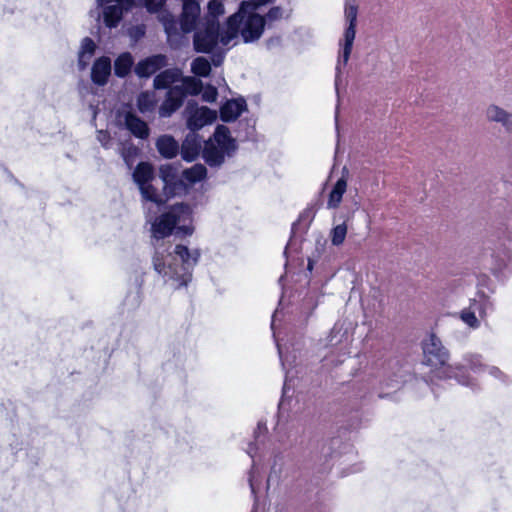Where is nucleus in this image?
Masks as SVG:
<instances>
[{
    "instance_id": "34",
    "label": "nucleus",
    "mask_w": 512,
    "mask_h": 512,
    "mask_svg": "<svg viewBox=\"0 0 512 512\" xmlns=\"http://www.w3.org/2000/svg\"><path fill=\"white\" fill-rule=\"evenodd\" d=\"M284 9L280 6L271 7L266 14L261 15L263 20L264 29H271L275 26V23L283 19L284 17Z\"/></svg>"
},
{
    "instance_id": "39",
    "label": "nucleus",
    "mask_w": 512,
    "mask_h": 512,
    "mask_svg": "<svg viewBox=\"0 0 512 512\" xmlns=\"http://www.w3.org/2000/svg\"><path fill=\"white\" fill-rule=\"evenodd\" d=\"M477 313L472 310L470 305L463 309L460 313L461 320L470 328L476 329L480 326V321L477 318Z\"/></svg>"
},
{
    "instance_id": "15",
    "label": "nucleus",
    "mask_w": 512,
    "mask_h": 512,
    "mask_svg": "<svg viewBox=\"0 0 512 512\" xmlns=\"http://www.w3.org/2000/svg\"><path fill=\"white\" fill-rule=\"evenodd\" d=\"M167 65V58L163 54H156L140 60L134 67L139 78H149Z\"/></svg>"
},
{
    "instance_id": "25",
    "label": "nucleus",
    "mask_w": 512,
    "mask_h": 512,
    "mask_svg": "<svg viewBox=\"0 0 512 512\" xmlns=\"http://www.w3.org/2000/svg\"><path fill=\"white\" fill-rule=\"evenodd\" d=\"M487 119L501 124L507 132L512 131V114L497 105H490L486 110Z\"/></svg>"
},
{
    "instance_id": "53",
    "label": "nucleus",
    "mask_w": 512,
    "mask_h": 512,
    "mask_svg": "<svg viewBox=\"0 0 512 512\" xmlns=\"http://www.w3.org/2000/svg\"><path fill=\"white\" fill-rule=\"evenodd\" d=\"M277 311L273 314V317H272V323H271V328L274 329V325H275V320H276V317H277Z\"/></svg>"
},
{
    "instance_id": "29",
    "label": "nucleus",
    "mask_w": 512,
    "mask_h": 512,
    "mask_svg": "<svg viewBox=\"0 0 512 512\" xmlns=\"http://www.w3.org/2000/svg\"><path fill=\"white\" fill-rule=\"evenodd\" d=\"M156 104L157 100L154 92L143 91L137 96L136 106L139 112L143 115L154 112Z\"/></svg>"
},
{
    "instance_id": "3",
    "label": "nucleus",
    "mask_w": 512,
    "mask_h": 512,
    "mask_svg": "<svg viewBox=\"0 0 512 512\" xmlns=\"http://www.w3.org/2000/svg\"><path fill=\"white\" fill-rule=\"evenodd\" d=\"M237 150L238 143L230 129L218 124L213 134L203 143L202 159L211 169L219 170L227 160L235 156Z\"/></svg>"
},
{
    "instance_id": "40",
    "label": "nucleus",
    "mask_w": 512,
    "mask_h": 512,
    "mask_svg": "<svg viewBox=\"0 0 512 512\" xmlns=\"http://www.w3.org/2000/svg\"><path fill=\"white\" fill-rule=\"evenodd\" d=\"M347 234V226L345 223H341L339 225H336L331 230V242L335 246L341 245L346 237Z\"/></svg>"
},
{
    "instance_id": "20",
    "label": "nucleus",
    "mask_w": 512,
    "mask_h": 512,
    "mask_svg": "<svg viewBox=\"0 0 512 512\" xmlns=\"http://www.w3.org/2000/svg\"><path fill=\"white\" fill-rule=\"evenodd\" d=\"M97 45L90 37H84L77 52V67L79 71H85L93 56L95 55Z\"/></svg>"
},
{
    "instance_id": "28",
    "label": "nucleus",
    "mask_w": 512,
    "mask_h": 512,
    "mask_svg": "<svg viewBox=\"0 0 512 512\" xmlns=\"http://www.w3.org/2000/svg\"><path fill=\"white\" fill-rule=\"evenodd\" d=\"M134 66V58L130 52H123L114 61V74L118 78L128 76Z\"/></svg>"
},
{
    "instance_id": "21",
    "label": "nucleus",
    "mask_w": 512,
    "mask_h": 512,
    "mask_svg": "<svg viewBox=\"0 0 512 512\" xmlns=\"http://www.w3.org/2000/svg\"><path fill=\"white\" fill-rule=\"evenodd\" d=\"M469 305L480 318H485L495 309L494 300L483 291H478L475 297L470 300Z\"/></svg>"
},
{
    "instance_id": "52",
    "label": "nucleus",
    "mask_w": 512,
    "mask_h": 512,
    "mask_svg": "<svg viewBox=\"0 0 512 512\" xmlns=\"http://www.w3.org/2000/svg\"><path fill=\"white\" fill-rule=\"evenodd\" d=\"M360 471V467H353L350 471L343 473L344 475H347L349 473H355Z\"/></svg>"
},
{
    "instance_id": "12",
    "label": "nucleus",
    "mask_w": 512,
    "mask_h": 512,
    "mask_svg": "<svg viewBox=\"0 0 512 512\" xmlns=\"http://www.w3.org/2000/svg\"><path fill=\"white\" fill-rule=\"evenodd\" d=\"M182 12L180 15L181 29L184 33H190L195 28L200 17L199 0H181Z\"/></svg>"
},
{
    "instance_id": "36",
    "label": "nucleus",
    "mask_w": 512,
    "mask_h": 512,
    "mask_svg": "<svg viewBox=\"0 0 512 512\" xmlns=\"http://www.w3.org/2000/svg\"><path fill=\"white\" fill-rule=\"evenodd\" d=\"M163 26L169 41L173 38H177L180 35L179 29L182 30L180 20L177 21L172 16H167L163 19ZM181 32L185 34L183 31Z\"/></svg>"
},
{
    "instance_id": "32",
    "label": "nucleus",
    "mask_w": 512,
    "mask_h": 512,
    "mask_svg": "<svg viewBox=\"0 0 512 512\" xmlns=\"http://www.w3.org/2000/svg\"><path fill=\"white\" fill-rule=\"evenodd\" d=\"M347 188L346 180L341 177L334 184L327 202V207L329 209L337 208L342 200L343 194L345 193Z\"/></svg>"
},
{
    "instance_id": "50",
    "label": "nucleus",
    "mask_w": 512,
    "mask_h": 512,
    "mask_svg": "<svg viewBox=\"0 0 512 512\" xmlns=\"http://www.w3.org/2000/svg\"><path fill=\"white\" fill-rule=\"evenodd\" d=\"M224 60V53H214L212 55V63L214 66H220L223 63Z\"/></svg>"
},
{
    "instance_id": "10",
    "label": "nucleus",
    "mask_w": 512,
    "mask_h": 512,
    "mask_svg": "<svg viewBox=\"0 0 512 512\" xmlns=\"http://www.w3.org/2000/svg\"><path fill=\"white\" fill-rule=\"evenodd\" d=\"M159 177L163 182V196L166 201L187 192L183 175H180L178 168L173 165H162L159 169Z\"/></svg>"
},
{
    "instance_id": "56",
    "label": "nucleus",
    "mask_w": 512,
    "mask_h": 512,
    "mask_svg": "<svg viewBox=\"0 0 512 512\" xmlns=\"http://www.w3.org/2000/svg\"><path fill=\"white\" fill-rule=\"evenodd\" d=\"M249 481H250V487L252 489V492H254V485H253V482H252V478H250Z\"/></svg>"
},
{
    "instance_id": "17",
    "label": "nucleus",
    "mask_w": 512,
    "mask_h": 512,
    "mask_svg": "<svg viewBox=\"0 0 512 512\" xmlns=\"http://www.w3.org/2000/svg\"><path fill=\"white\" fill-rule=\"evenodd\" d=\"M490 269L494 274H499L512 264V248L500 244L490 253Z\"/></svg>"
},
{
    "instance_id": "14",
    "label": "nucleus",
    "mask_w": 512,
    "mask_h": 512,
    "mask_svg": "<svg viewBox=\"0 0 512 512\" xmlns=\"http://www.w3.org/2000/svg\"><path fill=\"white\" fill-rule=\"evenodd\" d=\"M112 72V61L108 56L96 58L91 66L90 78L93 84L99 87L105 86Z\"/></svg>"
},
{
    "instance_id": "13",
    "label": "nucleus",
    "mask_w": 512,
    "mask_h": 512,
    "mask_svg": "<svg viewBox=\"0 0 512 512\" xmlns=\"http://www.w3.org/2000/svg\"><path fill=\"white\" fill-rule=\"evenodd\" d=\"M184 94L178 87L171 86L165 96V99L158 108L160 118L171 117L184 103Z\"/></svg>"
},
{
    "instance_id": "19",
    "label": "nucleus",
    "mask_w": 512,
    "mask_h": 512,
    "mask_svg": "<svg viewBox=\"0 0 512 512\" xmlns=\"http://www.w3.org/2000/svg\"><path fill=\"white\" fill-rule=\"evenodd\" d=\"M247 109L246 101L243 98L227 100L220 107V119L223 122L235 121Z\"/></svg>"
},
{
    "instance_id": "26",
    "label": "nucleus",
    "mask_w": 512,
    "mask_h": 512,
    "mask_svg": "<svg viewBox=\"0 0 512 512\" xmlns=\"http://www.w3.org/2000/svg\"><path fill=\"white\" fill-rule=\"evenodd\" d=\"M156 148L159 154L166 158L172 159L179 153V144L171 135H162L156 141Z\"/></svg>"
},
{
    "instance_id": "51",
    "label": "nucleus",
    "mask_w": 512,
    "mask_h": 512,
    "mask_svg": "<svg viewBox=\"0 0 512 512\" xmlns=\"http://www.w3.org/2000/svg\"><path fill=\"white\" fill-rule=\"evenodd\" d=\"M295 350H296L295 348H292V351H288V350H287L285 354L283 353V357H285L286 355H288V356H290V360H293V358H295V359H296V355L292 354V352H293V351H295ZM296 365H297V363H296V361H295V362L292 364V368H293L294 366H296Z\"/></svg>"
},
{
    "instance_id": "8",
    "label": "nucleus",
    "mask_w": 512,
    "mask_h": 512,
    "mask_svg": "<svg viewBox=\"0 0 512 512\" xmlns=\"http://www.w3.org/2000/svg\"><path fill=\"white\" fill-rule=\"evenodd\" d=\"M345 18L348 23L343 35V43H340L341 50L336 66L338 73L341 72L343 66H346L353 47V43L356 35V23H357V7L355 5H346Z\"/></svg>"
},
{
    "instance_id": "9",
    "label": "nucleus",
    "mask_w": 512,
    "mask_h": 512,
    "mask_svg": "<svg viewBox=\"0 0 512 512\" xmlns=\"http://www.w3.org/2000/svg\"><path fill=\"white\" fill-rule=\"evenodd\" d=\"M183 117L186 120L187 128L197 132L211 124L217 118V113L206 106H199L194 100H189L184 108Z\"/></svg>"
},
{
    "instance_id": "42",
    "label": "nucleus",
    "mask_w": 512,
    "mask_h": 512,
    "mask_svg": "<svg viewBox=\"0 0 512 512\" xmlns=\"http://www.w3.org/2000/svg\"><path fill=\"white\" fill-rule=\"evenodd\" d=\"M141 303V293L140 290H136L127 294L125 298V305L129 309L137 308Z\"/></svg>"
},
{
    "instance_id": "16",
    "label": "nucleus",
    "mask_w": 512,
    "mask_h": 512,
    "mask_svg": "<svg viewBox=\"0 0 512 512\" xmlns=\"http://www.w3.org/2000/svg\"><path fill=\"white\" fill-rule=\"evenodd\" d=\"M203 143L204 141L197 132L190 131L179 149L182 159L187 162H192L200 154L202 155Z\"/></svg>"
},
{
    "instance_id": "11",
    "label": "nucleus",
    "mask_w": 512,
    "mask_h": 512,
    "mask_svg": "<svg viewBox=\"0 0 512 512\" xmlns=\"http://www.w3.org/2000/svg\"><path fill=\"white\" fill-rule=\"evenodd\" d=\"M407 372V370L399 366L398 361L389 362L381 382L379 398L389 397L393 392L399 390L407 381Z\"/></svg>"
},
{
    "instance_id": "46",
    "label": "nucleus",
    "mask_w": 512,
    "mask_h": 512,
    "mask_svg": "<svg viewBox=\"0 0 512 512\" xmlns=\"http://www.w3.org/2000/svg\"><path fill=\"white\" fill-rule=\"evenodd\" d=\"M267 431L266 424L263 422H259L257 426V430L255 432V448L258 449V446L261 442V436L264 435Z\"/></svg>"
},
{
    "instance_id": "4",
    "label": "nucleus",
    "mask_w": 512,
    "mask_h": 512,
    "mask_svg": "<svg viewBox=\"0 0 512 512\" xmlns=\"http://www.w3.org/2000/svg\"><path fill=\"white\" fill-rule=\"evenodd\" d=\"M167 0H96L98 17L103 16L104 24L109 28H115L122 20L123 14L129 11L136 2L142 4L150 13L158 12L166 4Z\"/></svg>"
},
{
    "instance_id": "31",
    "label": "nucleus",
    "mask_w": 512,
    "mask_h": 512,
    "mask_svg": "<svg viewBox=\"0 0 512 512\" xmlns=\"http://www.w3.org/2000/svg\"><path fill=\"white\" fill-rule=\"evenodd\" d=\"M180 80L182 83L180 85H173V87H178L182 90L184 99L188 95H198L201 93L203 87L201 80L191 76H181Z\"/></svg>"
},
{
    "instance_id": "37",
    "label": "nucleus",
    "mask_w": 512,
    "mask_h": 512,
    "mask_svg": "<svg viewBox=\"0 0 512 512\" xmlns=\"http://www.w3.org/2000/svg\"><path fill=\"white\" fill-rule=\"evenodd\" d=\"M208 13L203 21H219L218 17L225 13L222 0H210L207 5Z\"/></svg>"
},
{
    "instance_id": "43",
    "label": "nucleus",
    "mask_w": 512,
    "mask_h": 512,
    "mask_svg": "<svg viewBox=\"0 0 512 512\" xmlns=\"http://www.w3.org/2000/svg\"><path fill=\"white\" fill-rule=\"evenodd\" d=\"M340 332L341 329L338 328L337 325H335L331 330L327 345L334 346L338 344L341 341V338L343 337V334H340Z\"/></svg>"
},
{
    "instance_id": "2",
    "label": "nucleus",
    "mask_w": 512,
    "mask_h": 512,
    "mask_svg": "<svg viewBox=\"0 0 512 512\" xmlns=\"http://www.w3.org/2000/svg\"><path fill=\"white\" fill-rule=\"evenodd\" d=\"M249 7V2L242 1L238 10L226 19L225 42L240 38L243 43L248 44L262 37L265 29L261 14L249 10Z\"/></svg>"
},
{
    "instance_id": "49",
    "label": "nucleus",
    "mask_w": 512,
    "mask_h": 512,
    "mask_svg": "<svg viewBox=\"0 0 512 512\" xmlns=\"http://www.w3.org/2000/svg\"><path fill=\"white\" fill-rule=\"evenodd\" d=\"M314 216H315V210L312 207H309L301 213L299 220H308L310 222V221H312Z\"/></svg>"
},
{
    "instance_id": "44",
    "label": "nucleus",
    "mask_w": 512,
    "mask_h": 512,
    "mask_svg": "<svg viewBox=\"0 0 512 512\" xmlns=\"http://www.w3.org/2000/svg\"><path fill=\"white\" fill-rule=\"evenodd\" d=\"M218 96L217 89L213 86H208L202 93V99L205 102H214Z\"/></svg>"
},
{
    "instance_id": "48",
    "label": "nucleus",
    "mask_w": 512,
    "mask_h": 512,
    "mask_svg": "<svg viewBox=\"0 0 512 512\" xmlns=\"http://www.w3.org/2000/svg\"><path fill=\"white\" fill-rule=\"evenodd\" d=\"M274 1L275 0H250L248 1L250 4L249 10L257 12L261 6L273 3Z\"/></svg>"
},
{
    "instance_id": "24",
    "label": "nucleus",
    "mask_w": 512,
    "mask_h": 512,
    "mask_svg": "<svg viewBox=\"0 0 512 512\" xmlns=\"http://www.w3.org/2000/svg\"><path fill=\"white\" fill-rule=\"evenodd\" d=\"M182 72L178 68H169L157 74L153 80V87L157 90L169 89L170 86L180 80Z\"/></svg>"
},
{
    "instance_id": "33",
    "label": "nucleus",
    "mask_w": 512,
    "mask_h": 512,
    "mask_svg": "<svg viewBox=\"0 0 512 512\" xmlns=\"http://www.w3.org/2000/svg\"><path fill=\"white\" fill-rule=\"evenodd\" d=\"M182 175L186 181L194 184L207 177V167L204 164L197 163L192 167L183 170Z\"/></svg>"
},
{
    "instance_id": "27",
    "label": "nucleus",
    "mask_w": 512,
    "mask_h": 512,
    "mask_svg": "<svg viewBox=\"0 0 512 512\" xmlns=\"http://www.w3.org/2000/svg\"><path fill=\"white\" fill-rule=\"evenodd\" d=\"M284 476V455L281 452L273 455L270 472L267 478L268 487L271 485L277 486Z\"/></svg>"
},
{
    "instance_id": "5",
    "label": "nucleus",
    "mask_w": 512,
    "mask_h": 512,
    "mask_svg": "<svg viewBox=\"0 0 512 512\" xmlns=\"http://www.w3.org/2000/svg\"><path fill=\"white\" fill-rule=\"evenodd\" d=\"M487 364L483 362L480 354L467 353L463 355L460 362H455L441 371L444 380H455L458 384L470 388L477 386L475 378L468 373L481 374L485 371Z\"/></svg>"
},
{
    "instance_id": "38",
    "label": "nucleus",
    "mask_w": 512,
    "mask_h": 512,
    "mask_svg": "<svg viewBox=\"0 0 512 512\" xmlns=\"http://www.w3.org/2000/svg\"><path fill=\"white\" fill-rule=\"evenodd\" d=\"M120 154L127 167L132 168L139 154V149L132 143L124 144L120 150Z\"/></svg>"
},
{
    "instance_id": "6",
    "label": "nucleus",
    "mask_w": 512,
    "mask_h": 512,
    "mask_svg": "<svg viewBox=\"0 0 512 512\" xmlns=\"http://www.w3.org/2000/svg\"><path fill=\"white\" fill-rule=\"evenodd\" d=\"M193 32V30L191 31ZM225 27L221 31L219 21H203L198 26L195 24L193 35V47L198 53H212L218 45L225 47L232 41H224Z\"/></svg>"
},
{
    "instance_id": "30",
    "label": "nucleus",
    "mask_w": 512,
    "mask_h": 512,
    "mask_svg": "<svg viewBox=\"0 0 512 512\" xmlns=\"http://www.w3.org/2000/svg\"><path fill=\"white\" fill-rule=\"evenodd\" d=\"M278 353L281 360V364L283 369L285 370V381L283 385V395L282 397H289V390L291 389V381L293 378L292 374V364L295 362V358L293 360H290V356L286 355L283 357V349L282 347L277 343Z\"/></svg>"
},
{
    "instance_id": "58",
    "label": "nucleus",
    "mask_w": 512,
    "mask_h": 512,
    "mask_svg": "<svg viewBox=\"0 0 512 512\" xmlns=\"http://www.w3.org/2000/svg\"><path fill=\"white\" fill-rule=\"evenodd\" d=\"M308 269H312V263H311V261H309V263H308Z\"/></svg>"
},
{
    "instance_id": "55",
    "label": "nucleus",
    "mask_w": 512,
    "mask_h": 512,
    "mask_svg": "<svg viewBox=\"0 0 512 512\" xmlns=\"http://www.w3.org/2000/svg\"><path fill=\"white\" fill-rule=\"evenodd\" d=\"M338 443H339V440H337V439H333V440L331 441V445H332V446H336V445H338Z\"/></svg>"
},
{
    "instance_id": "1",
    "label": "nucleus",
    "mask_w": 512,
    "mask_h": 512,
    "mask_svg": "<svg viewBox=\"0 0 512 512\" xmlns=\"http://www.w3.org/2000/svg\"><path fill=\"white\" fill-rule=\"evenodd\" d=\"M191 222L192 209L185 203L172 205L152 222L151 232L155 240L152 266L163 284L172 290L186 288L191 282L193 270L200 259V252L182 244L165 245L162 241L170 236L174 229L176 235H192Z\"/></svg>"
},
{
    "instance_id": "22",
    "label": "nucleus",
    "mask_w": 512,
    "mask_h": 512,
    "mask_svg": "<svg viewBox=\"0 0 512 512\" xmlns=\"http://www.w3.org/2000/svg\"><path fill=\"white\" fill-rule=\"evenodd\" d=\"M143 208L150 211L147 206L148 203L155 204L159 209L164 206L166 199L161 195L157 188L152 185V182L144 186L138 187Z\"/></svg>"
},
{
    "instance_id": "47",
    "label": "nucleus",
    "mask_w": 512,
    "mask_h": 512,
    "mask_svg": "<svg viewBox=\"0 0 512 512\" xmlns=\"http://www.w3.org/2000/svg\"><path fill=\"white\" fill-rule=\"evenodd\" d=\"M97 140L101 143V145L105 148H109L110 135L107 131L99 130L97 132Z\"/></svg>"
},
{
    "instance_id": "54",
    "label": "nucleus",
    "mask_w": 512,
    "mask_h": 512,
    "mask_svg": "<svg viewBox=\"0 0 512 512\" xmlns=\"http://www.w3.org/2000/svg\"><path fill=\"white\" fill-rule=\"evenodd\" d=\"M248 454L251 456V458H254V454H253V447H250L249 450H248Z\"/></svg>"
},
{
    "instance_id": "18",
    "label": "nucleus",
    "mask_w": 512,
    "mask_h": 512,
    "mask_svg": "<svg viewBox=\"0 0 512 512\" xmlns=\"http://www.w3.org/2000/svg\"><path fill=\"white\" fill-rule=\"evenodd\" d=\"M124 124L134 137L143 140L149 137L150 129L148 124L134 112L128 111L124 114Z\"/></svg>"
},
{
    "instance_id": "7",
    "label": "nucleus",
    "mask_w": 512,
    "mask_h": 512,
    "mask_svg": "<svg viewBox=\"0 0 512 512\" xmlns=\"http://www.w3.org/2000/svg\"><path fill=\"white\" fill-rule=\"evenodd\" d=\"M423 363L433 369L434 376L444 380L441 371L449 367V352L435 335H428L422 342Z\"/></svg>"
},
{
    "instance_id": "23",
    "label": "nucleus",
    "mask_w": 512,
    "mask_h": 512,
    "mask_svg": "<svg viewBox=\"0 0 512 512\" xmlns=\"http://www.w3.org/2000/svg\"><path fill=\"white\" fill-rule=\"evenodd\" d=\"M154 178L155 170L153 165L145 161L139 162L132 173V179L137 187L151 183Z\"/></svg>"
},
{
    "instance_id": "57",
    "label": "nucleus",
    "mask_w": 512,
    "mask_h": 512,
    "mask_svg": "<svg viewBox=\"0 0 512 512\" xmlns=\"http://www.w3.org/2000/svg\"><path fill=\"white\" fill-rule=\"evenodd\" d=\"M176 361H177V362H183V359H182V357H181V356H179V357L177 358V360H176Z\"/></svg>"
},
{
    "instance_id": "35",
    "label": "nucleus",
    "mask_w": 512,
    "mask_h": 512,
    "mask_svg": "<svg viewBox=\"0 0 512 512\" xmlns=\"http://www.w3.org/2000/svg\"><path fill=\"white\" fill-rule=\"evenodd\" d=\"M191 71L196 76L207 77L211 72V64L205 57H197L191 63Z\"/></svg>"
},
{
    "instance_id": "41",
    "label": "nucleus",
    "mask_w": 512,
    "mask_h": 512,
    "mask_svg": "<svg viewBox=\"0 0 512 512\" xmlns=\"http://www.w3.org/2000/svg\"><path fill=\"white\" fill-rule=\"evenodd\" d=\"M484 372H487L492 378L502 384L507 385L510 383V377L497 366L487 365Z\"/></svg>"
},
{
    "instance_id": "45",
    "label": "nucleus",
    "mask_w": 512,
    "mask_h": 512,
    "mask_svg": "<svg viewBox=\"0 0 512 512\" xmlns=\"http://www.w3.org/2000/svg\"><path fill=\"white\" fill-rule=\"evenodd\" d=\"M282 44V38L280 36H272L266 40L265 46L268 50L279 48Z\"/></svg>"
}]
</instances>
